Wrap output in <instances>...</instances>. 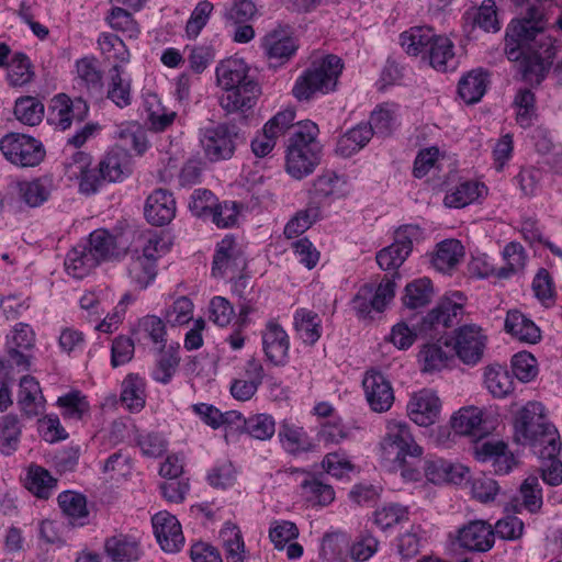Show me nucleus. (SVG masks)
<instances>
[{"instance_id":"1","label":"nucleus","mask_w":562,"mask_h":562,"mask_svg":"<svg viewBox=\"0 0 562 562\" xmlns=\"http://www.w3.org/2000/svg\"><path fill=\"white\" fill-rule=\"evenodd\" d=\"M543 9L531 4L506 27L504 53L512 61H521L525 74L541 75L555 56L554 38L547 31Z\"/></svg>"},{"instance_id":"2","label":"nucleus","mask_w":562,"mask_h":562,"mask_svg":"<svg viewBox=\"0 0 562 562\" xmlns=\"http://www.w3.org/2000/svg\"><path fill=\"white\" fill-rule=\"evenodd\" d=\"M318 132V126L310 120L290 124L283 130V134L288 136L285 171L293 179L308 177L319 165Z\"/></svg>"},{"instance_id":"3","label":"nucleus","mask_w":562,"mask_h":562,"mask_svg":"<svg viewBox=\"0 0 562 562\" xmlns=\"http://www.w3.org/2000/svg\"><path fill=\"white\" fill-rule=\"evenodd\" d=\"M342 70L341 58L333 54L313 61L297 77L292 88L293 97L297 101H310L316 94H328L336 91Z\"/></svg>"},{"instance_id":"4","label":"nucleus","mask_w":562,"mask_h":562,"mask_svg":"<svg viewBox=\"0 0 562 562\" xmlns=\"http://www.w3.org/2000/svg\"><path fill=\"white\" fill-rule=\"evenodd\" d=\"M381 449L385 457L392 458L393 462L403 470L404 476L407 472L409 477H414L415 471L411 465L415 461H420L423 448L416 442L411 426L406 422L396 419L387 422Z\"/></svg>"},{"instance_id":"5","label":"nucleus","mask_w":562,"mask_h":562,"mask_svg":"<svg viewBox=\"0 0 562 562\" xmlns=\"http://www.w3.org/2000/svg\"><path fill=\"white\" fill-rule=\"evenodd\" d=\"M425 238L424 229L418 225L400 226L394 233V241L376 254V262L383 270H397L413 250L414 244Z\"/></svg>"},{"instance_id":"6","label":"nucleus","mask_w":562,"mask_h":562,"mask_svg":"<svg viewBox=\"0 0 562 562\" xmlns=\"http://www.w3.org/2000/svg\"><path fill=\"white\" fill-rule=\"evenodd\" d=\"M0 150L8 161L19 167H35L45 157L38 139L22 133H9L0 139Z\"/></svg>"},{"instance_id":"7","label":"nucleus","mask_w":562,"mask_h":562,"mask_svg":"<svg viewBox=\"0 0 562 562\" xmlns=\"http://www.w3.org/2000/svg\"><path fill=\"white\" fill-rule=\"evenodd\" d=\"M394 295V280L384 277L376 288L369 283L362 285L352 300V308L360 317H366L372 311L382 312Z\"/></svg>"},{"instance_id":"8","label":"nucleus","mask_w":562,"mask_h":562,"mask_svg":"<svg viewBox=\"0 0 562 562\" xmlns=\"http://www.w3.org/2000/svg\"><path fill=\"white\" fill-rule=\"evenodd\" d=\"M486 342V335L474 324L460 326L452 338L456 355L463 363L472 366L482 359Z\"/></svg>"},{"instance_id":"9","label":"nucleus","mask_w":562,"mask_h":562,"mask_svg":"<svg viewBox=\"0 0 562 562\" xmlns=\"http://www.w3.org/2000/svg\"><path fill=\"white\" fill-rule=\"evenodd\" d=\"M441 400L436 391L422 389L411 395L406 405L409 419L420 427H429L440 418Z\"/></svg>"},{"instance_id":"10","label":"nucleus","mask_w":562,"mask_h":562,"mask_svg":"<svg viewBox=\"0 0 562 562\" xmlns=\"http://www.w3.org/2000/svg\"><path fill=\"white\" fill-rule=\"evenodd\" d=\"M551 425L544 406L539 402H528L517 414L514 422V439L520 445H526L536 434Z\"/></svg>"},{"instance_id":"11","label":"nucleus","mask_w":562,"mask_h":562,"mask_svg":"<svg viewBox=\"0 0 562 562\" xmlns=\"http://www.w3.org/2000/svg\"><path fill=\"white\" fill-rule=\"evenodd\" d=\"M235 137L226 125H217L202 131L200 143L210 161L229 159L235 151Z\"/></svg>"},{"instance_id":"12","label":"nucleus","mask_w":562,"mask_h":562,"mask_svg":"<svg viewBox=\"0 0 562 562\" xmlns=\"http://www.w3.org/2000/svg\"><path fill=\"white\" fill-rule=\"evenodd\" d=\"M456 542L465 551L485 553L494 547V529L484 520H472L458 529Z\"/></svg>"},{"instance_id":"13","label":"nucleus","mask_w":562,"mask_h":562,"mask_svg":"<svg viewBox=\"0 0 562 562\" xmlns=\"http://www.w3.org/2000/svg\"><path fill=\"white\" fill-rule=\"evenodd\" d=\"M362 386L369 407L375 413L387 412L394 403V391L391 382L379 371L366 373Z\"/></svg>"},{"instance_id":"14","label":"nucleus","mask_w":562,"mask_h":562,"mask_svg":"<svg viewBox=\"0 0 562 562\" xmlns=\"http://www.w3.org/2000/svg\"><path fill=\"white\" fill-rule=\"evenodd\" d=\"M151 522L160 548L168 553L180 551L184 544V536L177 517L168 512H159L154 515Z\"/></svg>"},{"instance_id":"15","label":"nucleus","mask_w":562,"mask_h":562,"mask_svg":"<svg viewBox=\"0 0 562 562\" xmlns=\"http://www.w3.org/2000/svg\"><path fill=\"white\" fill-rule=\"evenodd\" d=\"M88 111L89 106L82 99L71 101L66 94H58L52 100L49 121L59 130L66 131L72 120L83 121Z\"/></svg>"},{"instance_id":"16","label":"nucleus","mask_w":562,"mask_h":562,"mask_svg":"<svg viewBox=\"0 0 562 562\" xmlns=\"http://www.w3.org/2000/svg\"><path fill=\"white\" fill-rule=\"evenodd\" d=\"M463 294L456 292L452 297H443L425 317L424 325L429 328L452 327L458 324L464 313Z\"/></svg>"},{"instance_id":"17","label":"nucleus","mask_w":562,"mask_h":562,"mask_svg":"<svg viewBox=\"0 0 562 562\" xmlns=\"http://www.w3.org/2000/svg\"><path fill=\"white\" fill-rule=\"evenodd\" d=\"M144 214L151 225L169 224L176 215V200L172 193L165 189L155 190L146 200Z\"/></svg>"},{"instance_id":"18","label":"nucleus","mask_w":562,"mask_h":562,"mask_svg":"<svg viewBox=\"0 0 562 562\" xmlns=\"http://www.w3.org/2000/svg\"><path fill=\"white\" fill-rule=\"evenodd\" d=\"M216 80L222 89L237 88L249 83H258L249 76V66L241 58H227L216 66Z\"/></svg>"},{"instance_id":"19","label":"nucleus","mask_w":562,"mask_h":562,"mask_svg":"<svg viewBox=\"0 0 562 562\" xmlns=\"http://www.w3.org/2000/svg\"><path fill=\"white\" fill-rule=\"evenodd\" d=\"M424 60H427L437 71H453L458 65L454 44L449 37L436 34Z\"/></svg>"},{"instance_id":"20","label":"nucleus","mask_w":562,"mask_h":562,"mask_svg":"<svg viewBox=\"0 0 562 562\" xmlns=\"http://www.w3.org/2000/svg\"><path fill=\"white\" fill-rule=\"evenodd\" d=\"M263 380V368L256 359L247 361L245 378L234 379L231 383L232 396L240 402L252 398Z\"/></svg>"},{"instance_id":"21","label":"nucleus","mask_w":562,"mask_h":562,"mask_svg":"<svg viewBox=\"0 0 562 562\" xmlns=\"http://www.w3.org/2000/svg\"><path fill=\"white\" fill-rule=\"evenodd\" d=\"M223 90L220 104L227 113L244 112L251 109L260 93L259 85L249 82L246 86Z\"/></svg>"},{"instance_id":"22","label":"nucleus","mask_w":562,"mask_h":562,"mask_svg":"<svg viewBox=\"0 0 562 562\" xmlns=\"http://www.w3.org/2000/svg\"><path fill=\"white\" fill-rule=\"evenodd\" d=\"M475 453L477 460L491 462L497 474H507L515 465V458L503 441H486L476 448Z\"/></svg>"},{"instance_id":"23","label":"nucleus","mask_w":562,"mask_h":562,"mask_svg":"<svg viewBox=\"0 0 562 562\" xmlns=\"http://www.w3.org/2000/svg\"><path fill=\"white\" fill-rule=\"evenodd\" d=\"M464 257V247L458 239H445L436 245L431 254L430 262L432 267L443 273H449L462 261Z\"/></svg>"},{"instance_id":"24","label":"nucleus","mask_w":562,"mask_h":562,"mask_svg":"<svg viewBox=\"0 0 562 562\" xmlns=\"http://www.w3.org/2000/svg\"><path fill=\"white\" fill-rule=\"evenodd\" d=\"M18 404L21 411L30 418L41 414L44 409V396L40 383L35 378L25 375L20 380Z\"/></svg>"},{"instance_id":"25","label":"nucleus","mask_w":562,"mask_h":562,"mask_svg":"<svg viewBox=\"0 0 562 562\" xmlns=\"http://www.w3.org/2000/svg\"><path fill=\"white\" fill-rule=\"evenodd\" d=\"M293 327L296 336L305 345L314 346L322 337V318L314 311L297 308L293 316Z\"/></svg>"},{"instance_id":"26","label":"nucleus","mask_w":562,"mask_h":562,"mask_svg":"<svg viewBox=\"0 0 562 562\" xmlns=\"http://www.w3.org/2000/svg\"><path fill=\"white\" fill-rule=\"evenodd\" d=\"M435 36L432 27L413 26L400 34V44L407 55L424 59Z\"/></svg>"},{"instance_id":"27","label":"nucleus","mask_w":562,"mask_h":562,"mask_svg":"<svg viewBox=\"0 0 562 562\" xmlns=\"http://www.w3.org/2000/svg\"><path fill=\"white\" fill-rule=\"evenodd\" d=\"M64 266L69 276L75 279H82L99 265L86 244L80 243L67 252Z\"/></svg>"},{"instance_id":"28","label":"nucleus","mask_w":562,"mask_h":562,"mask_svg":"<svg viewBox=\"0 0 562 562\" xmlns=\"http://www.w3.org/2000/svg\"><path fill=\"white\" fill-rule=\"evenodd\" d=\"M488 74L482 68L462 76L458 83V94L467 104L479 102L486 92Z\"/></svg>"},{"instance_id":"29","label":"nucleus","mask_w":562,"mask_h":562,"mask_svg":"<svg viewBox=\"0 0 562 562\" xmlns=\"http://www.w3.org/2000/svg\"><path fill=\"white\" fill-rule=\"evenodd\" d=\"M485 190L486 187L477 181H461L447 191L443 203L448 207L462 209L475 202Z\"/></svg>"},{"instance_id":"30","label":"nucleus","mask_w":562,"mask_h":562,"mask_svg":"<svg viewBox=\"0 0 562 562\" xmlns=\"http://www.w3.org/2000/svg\"><path fill=\"white\" fill-rule=\"evenodd\" d=\"M504 327L506 333L524 342L536 344L541 337L537 325L517 310L507 313Z\"/></svg>"},{"instance_id":"31","label":"nucleus","mask_w":562,"mask_h":562,"mask_svg":"<svg viewBox=\"0 0 562 562\" xmlns=\"http://www.w3.org/2000/svg\"><path fill=\"white\" fill-rule=\"evenodd\" d=\"M104 550L113 562H133L140 557L138 542L125 535L110 537L104 542Z\"/></svg>"},{"instance_id":"32","label":"nucleus","mask_w":562,"mask_h":562,"mask_svg":"<svg viewBox=\"0 0 562 562\" xmlns=\"http://www.w3.org/2000/svg\"><path fill=\"white\" fill-rule=\"evenodd\" d=\"M121 402L131 412H139L146 404V381L137 373L127 374L122 382Z\"/></svg>"},{"instance_id":"33","label":"nucleus","mask_w":562,"mask_h":562,"mask_svg":"<svg viewBox=\"0 0 562 562\" xmlns=\"http://www.w3.org/2000/svg\"><path fill=\"white\" fill-rule=\"evenodd\" d=\"M525 446H528L532 453L541 460H551L561 451V441L558 429L553 424L536 434Z\"/></svg>"},{"instance_id":"34","label":"nucleus","mask_w":562,"mask_h":562,"mask_svg":"<svg viewBox=\"0 0 562 562\" xmlns=\"http://www.w3.org/2000/svg\"><path fill=\"white\" fill-rule=\"evenodd\" d=\"M115 138L125 150L143 154L148 148L145 128L137 122H124L116 126Z\"/></svg>"},{"instance_id":"35","label":"nucleus","mask_w":562,"mask_h":562,"mask_svg":"<svg viewBox=\"0 0 562 562\" xmlns=\"http://www.w3.org/2000/svg\"><path fill=\"white\" fill-rule=\"evenodd\" d=\"M483 412L475 406L462 407L451 416V428L459 435L481 436Z\"/></svg>"},{"instance_id":"36","label":"nucleus","mask_w":562,"mask_h":562,"mask_svg":"<svg viewBox=\"0 0 562 562\" xmlns=\"http://www.w3.org/2000/svg\"><path fill=\"white\" fill-rule=\"evenodd\" d=\"M220 541L225 550L226 562H245L246 549L240 529L226 521L220 530Z\"/></svg>"},{"instance_id":"37","label":"nucleus","mask_w":562,"mask_h":562,"mask_svg":"<svg viewBox=\"0 0 562 562\" xmlns=\"http://www.w3.org/2000/svg\"><path fill=\"white\" fill-rule=\"evenodd\" d=\"M58 505L74 526H83L87 522L89 510L86 497L74 491H64L58 495Z\"/></svg>"},{"instance_id":"38","label":"nucleus","mask_w":562,"mask_h":562,"mask_svg":"<svg viewBox=\"0 0 562 562\" xmlns=\"http://www.w3.org/2000/svg\"><path fill=\"white\" fill-rule=\"evenodd\" d=\"M372 136V128L366 123H360L338 138L336 153L342 157H350L363 148Z\"/></svg>"},{"instance_id":"39","label":"nucleus","mask_w":562,"mask_h":562,"mask_svg":"<svg viewBox=\"0 0 562 562\" xmlns=\"http://www.w3.org/2000/svg\"><path fill=\"white\" fill-rule=\"evenodd\" d=\"M168 251L167 240L159 233L147 231L138 236L134 256L157 263V260Z\"/></svg>"},{"instance_id":"40","label":"nucleus","mask_w":562,"mask_h":562,"mask_svg":"<svg viewBox=\"0 0 562 562\" xmlns=\"http://www.w3.org/2000/svg\"><path fill=\"white\" fill-rule=\"evenodd\" d=\"M515 510L522 508L531 514L538 513L543 504L542 487L539 479L535 475L526 477L519 487V496L515 498Z\"/></svg>"},{"instance_id":"41","label":"nucleus","mask_w":562,"mask_h":562,"mask_svg":"<svg viewBox=\"0 0 562 562\" xmlns=\"http://www.w3.org/2000/svg\"><path fill=\"white\" fill-rule=\"evenodd\" d=\"M85 244L98 265L111 260L117 254L116 238L106 229L93 231Z\"/></svg>"},{"instance_id":"42","label":"nucleus","mask_w":562,"mask_h":562,"mask_svg":"<svg viewBox=\"0 0 562 562\" xmlns=\"http://www.w3.org/2000/svg\"><path fill=\"white\" fill-rule=\"evenodd\" d=\"M123 70L120 64H114L110 70V82L108 85L106 97L117 108L124 109L132 103L131 80L123 78Z\"/></svg>"},{"instance_id":"43","label":"nucleus","mask_w":562,"mask_h":562,"mask_svg":"<svg viewBox=\"0 0 562 562\" xmlns=\"http://www.w3.org/2000/svg\"><path fill=\"white\" fill-rule=\"evenodd\" d=\"M316 445L303 427L283 424V450L286 453L297 458L314 451Z\"/></svg>"},{"instance_id":"44","label":"nucleus","mask_w":562,"mask_h":562,"mask_svg":"<svg viewBox=\"0 0 562 562\" xmlns=\"http://www.w3.org/2000/svg\"><path fill=\"white\" fill-rule=\"evenodd\" d=\"M434 294L431 280L427 277L418 278L406 284L402 301L407 308L416 310L428 305Z\"/></svg>"},{"instance_id":"45","label":"nucleus","mask_w":562,"mask_h":562,"mask_svg":"<svg viewBox=\"0 0 562 562\" xmlns=\"http://www.w3.org/2000/svg\"><path fill=\"white\" fill-rule=\"evenodd\" d=\"M25 487L37 498L48 499L57 487V480L43 467L31 465Z\"/></svg>"},{"instance_id":"46","label":"nucleus","mask_w":562,"mask_h":562,"mask_svg":"<svg viewBox=\"0 0 562 562\" xmlns=\"http://www.w3.org/2000/svg\"><path fill=\"white\" fill-rule=\"evenodd\" d=\"M503 258L505 260V265L492 270V274L496 278L508 279L525 269L527 254L519 243L512 241L507 244L503 250Z\"/></svg>"},{"instance_id":"47","label":"nucleus","mask_w":562,"mask_h":562,"mask_svg":"<svg viewBox=\"0 0 562 562\" xmlns=\"http://www.w3.org/2000/svg\"><path fill=\"white\" fill-rule=\"evenodd\" d=\"M397 109L395 103H382L378 105L370 115L369 127L372 128V135L389 136L397 124Z\"/></svg>"},{"instance_id":"48","label":"nucleus","mask_w":562,"mask_h":562,"mask_svg":"<svg viewBox=\"0 0 562 562\" xmlns=\"http://www.w3.org/2000/svg\"><path fill=\"white\" fill-rule=\"evenodd\" d=\"M288 471H290V474L301 473L305 475L301 482V487L308 501L321 506H327L335 499V491L331 485L316 477L307 479L306 473L299 468H290Z\"/></svg>"},{"instance_id":"49","label":"nucleus","mask_w":562,"mask_h":562,"mask_svg":"<svg viewBox=\"0 0 562 562\" xmlns=\"http://www.w3.org/2000/svg\"><path fill=\"white\" fill-rule=\"evenodd\" d=\"M22 435V424L14 414L0 417V452L11 456L19 448Z\"/></svg>"},{"instance_id":"50","label":"nucleus","mask_w":562,"mask_h":562,"mask_svg":"<svg viewBox=\"0 0 562 562\" xmlns=\"http://www.w3.org/2000/svg\"><path fill=\"white\" fill-rule=\"evenodd\" d=\"M484 383L495 397H505L514 390V379L506 367L491 364L485 369Z\"/></svg>"},{"instance_id":"51","label":"nucleus","mask_w":562,"mask_h":562,"mask_svg":"<svg viewBox=\"0 0 562 562\" xmlns=\"http://www.w3.org/2000/svg\"><path fill=\"white\" fill-rule=\"evenodd\" d=\"M61 416L66 420L80 422L89 415L90 405L87 396L80 391H70L57 400Z\"/></svg>"},{"instance_id":"52","label":"nucleus","mask_w":562,"mask_h":562,"mask_svg":"<svg viewBox=\"0 0 562 562\" xmlns=\"http://www.w3.org/2000/svg\"><path fill=\"white\" fill-rule=\"evenodd\" d=\"M44 104L35 97L25 95L15 100L13 114L24 125L36 126L44 117Z\"/></svg>"},{"instance_id":"53","label":"nucleus","mask_w":562,"mask_h":562,"mask_svg":"<svg viewBox=\"0 0 562 562\" xmlns=\"http://www.w3.org/2000/svg\"><path fill=\"white\" fill-rule=\"evenodd\" d=\"M238 258L232 243L222 240L215 251L212 266L214 277H234L238 271Z\"/></svg>"},{"instance_id":"54","label":"nucleus","mask_w":562,"mask_h":562,"mask_svg":"<svg viewBox=\"0 0 562 562\" xmlns=\"http://www.w3.org/2000/svg\"><path fill=\"white\" fill-rule=\"evenodd\" d=\"M262 349L266 360L278 367L281 361V326L277 318L270 319L262 331Z\"/></svg>"},{"instance_id":"55","label":"nucleus","mask_w":562,"mask_h":562,"mask_svg":"<svg viewBox=\"0 0 562 562\" xmlns=\"http://www.w3.org/2000/svg\"><path fill=\"white\" fill-rule=\"evenodd\" d=\"M514 104L517 109L516 122L522 128H528L537 117L536 97L530 89H521L517 92Z\"/></svg>"},{"instance_id":"56","label":"nucleus","mask_w":562,"mask_h":562,"mask_svg":"<svg viewBox=\"0 0 562 562\" xmlns=\"http://www.w3.org/2000/svg\"><path fill=\"white\" fill-rule=\"evenodd\" d=\"M321 558L326 562H350L347 554V543L338 533H326L321 543Z\"/></svg>"},{"instance_id":"57","label":"nucleus","mask_w":562,"mask_h":562,"mask_svg":"<svg viewBox=\"0 0 562 562\" xmlns=\"http://www.w3.org/2000/svg\"><path fill=\"white\" fill-rule=\"evenodd\" d=\"M322 468L327 474L336 479H342L349 476L355 471L356 465L351 462L346 451L337 450L327 453L323 458Z\"/></svg>"},{"instance_id":"58","label":"nucleus","mask_w":562,"mask_h":562,"mask_svg":"<svg viewBox=\"0 0 562 562\" xmlns=\"http://www.w3.org/2000/svg\"><path fill=\"white\" fill-rule=\"evenodd\" d=\"M156 276L157 263L133 256L128 266V277L137 288L140 290L146 289L155 280Z\"/></svg>"},{"instance_id":"59","label":"nucleus","mask_w":562,"mask_h":562,"mask_svg":"<svg viewBox=\"0 0 562 562\" xmlns=\"http://www.w3.org/2000/svg\"><path fill=\"white\" fill-rule=\"evenodd\" d=\"M34 76L31 63L26 55L18 53L8 65L7 79L10 86L22 87L29 83Z\"/></svg>"},{"instance_id":"60","label":"nucleus","mask_w":562,"mask_h":562,"mask_svg":"<svg viewBox=\"0 0 562 562\" xmlns=\"http://www.w3.org/2000/svg\"><path fill=\"white\" fill-rule=\"evenodd\" d=\"M180 363V357L176 350L164 351L157 359L151 378L161 384H168L175 375Z\"/></svg>"},{"instance_id":"61","label":"nucleus","mask_w":562,"mask_h":562,"mask_svg":"<svg viewBox=\"0 0 562 562\" xmlns=\"http://www.w3.org/2000/svg\"><path fill=\"white\" fill-rule=\"evenodd\" d=\"M98 45L108 59L113 58L120 64H126L130 60V52L124 42L115 34L101 33L98 38Z\"/></svg>"},{"instance_id":"62","label":"nucleus","mask_w":562,"mask_h":562,"mask_svg":"<svg viewBox=\"0 0 562 562\" xmlns=\"http://www.w3.org/2000/svg\"><path fill=\"white\" fill-rule=\"evenodd\" d=\"M257 13V7L252 0H232L225 7L223 18L226 22L237 25L249 22Z\"/></svg>"},{"instance_id":"63","label":"nucleus","mask_w":562,"mask_h":562,"mask_svg":"<svg viewBox=\"0 0 562 562\" xmlns=\"http://www.w3.org/2000/svg\"><path fill=\"white\" fill-rule=\"evenodd\" d=\"M290 248L294 259L306 269L312 270L317 266L321 254L308 238L302 237L292 240Z\"/></svg>"},{"instance_id":"64","label":"nucleus","mask_w":562,"mask_h":562,"mask_svg":"<svg viewBox=\"0 0 562 562\" xmlns=\"http://www.w3.org/2000/svg\"><path fill=\"white\" fill-rule=\"evenodd\" d=\"M514 375L521 382H530L538 374L537 359L528 351H520L512 358Z\"/></svg>"}]
</instances>
